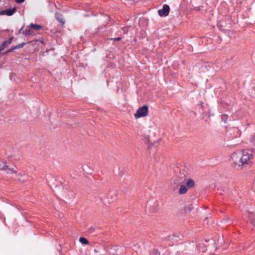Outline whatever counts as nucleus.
Instances as JSON below:
<instances>
[{
  "label": "nucleus",
  "mask_w": 255,
  "mask_h": 255,
  "mask_svg": "<svg viewBox=\"0 0 255 255\" xmlns=\"http://www.w3.org/2000/svg\"><path fill=\"white\" fill-rule=\"evenodd\" d=\"M253 158V156L250 151L238 150L230 155L229 161L234 168L242 169L243 167L250 164Z\"/></svg>",
  "instance_id": "nucleus-1"
},
{
  "label": "nucleus",
  "mask_w": 255,
  "mask_h": 255,
  "mask_svg": "<svg viewBox=\"0 0 255 255\" xmlns=\"http://www.w3.org/2000/svg\"><path fill=\"white\" fill-rule=\"evenodd\" d=\"M148 108L146 105H144L142 107H139L136 111V113L134 114V116L136 119H138L141 117L147 116L148 114Z\"/></svg>",
  "instance_id": "nucleus-2"
},
{
  "label": "nucleus",
  "mask_w": 255,
  "mask_h": 255,
  "mask_svg": "<svg viewBox=\"0 0 255 255\" xmlns=\"http://www.w3.org/2000/svg\"><path fill=\"white\" fill-rule=\"evenodd\" d=\"M169 9L170 8L168 5L164 4L162 8L158 10V13L161 16H166L168 15Z\"/></svg>",
  "instance_id": "nucleus-3"
},
{
  "label": "nucleus",
  "mask_w": 255,
  "mask_h": 255,
  "mask_svg": "<svg viewBox=\"0 0 255 255\" xmlns=\"http://www.w3.org/2000/svg\"><path fill=\"white\" fill-rule=\"evenodd\" d=\"M6 169H8V170L11 171L12 173L16 174V176H18L19 175L17 173V171L16 170H15L14 168H12L11 169H10V168L8 169V167L5 164V162L3 160H0V170H6Z\"/></svg>",
  "instance_id": "nucleus-4"
},
{
  "label": "nucleus",
  "mask_w": 255,
  "mask_h": 255,
  "mask_svg": "<svg viewBox=\"0 0 255 255\" xmlns=\"http://www.w3.org/2000/svg\"><path fill=\"white\" fill-rule=\"evenodd\" d=\"M16 12V8L13 7L12 8L7 9L0 11V15H6L7 16H11Z\"/></svg>",
  "instance_id": "nucleus-5"
},
{
  "label": "nucleus",
  "mask_w": 255,
  "mask_h": 255,
  "mask_svg": "<svg viewBox=\"0 0 255 255\" xmlns=\"http://www.w3.org/2000/svg\"><path fill=\"white\" fill-rule=\"evenodd\" d=\"M10 44V41H3L0 46V56L3 53L2 50L7 47Z\"/></svg>",
  "instance_id": "nucleus-6"
},
{
  "label": "nucleus",
  "mask_w": 255,
  "mask_h": 255,
  "mask_svg": "<svg viewBox=\"0 0 255 255\" xmlns=\"http://www.w3.org/2000/svg\"><path fill=\"white\" fill-rule=\"evenodd\" d=\"M29 28L34 29L35 31H38L42 29V26L39 24L30 23L28 26Z\"/></svg>",
  "instance_id": "nucleus-7"
},
{
  "label": "nucleus",
  "mask_w": 255,
  "mask_h": 255,
  "mask_svg": "<svg viewBox=\"0 0 255 255\" xmlns=\"http://www.w3.org/2000/svg\"><path fill=\"white\" fill-rule=\"evenodd\" d=\"M188 190V187L184 185H181L180 186L178 193L179 194H183L187 192Z\"/></svg>",
  "instance_id": "nucleus-8"
},
{
  "label": "nucleus",
  "mask_w": 255,
  "mask_h": 255,
  "mask_svg": "<svg viewBox=\"0 0 255 255\" xmlns=\"http://www.w3.org/2000/svg\"><path fill=\"white\" fill-rule=\"evenodd\" d=\"M248 216L249 219L250 220L251 223L253 225V229L255 230V220H254L253 218L254 217V214L253 213H249Z\"/></svg>",
  "instance_id": "nucleus-9"
},
{
  "label": "nucleus",
  "mask_w": 255,
  "mask_h": 255,
  "mask_svg": "<svg viewBox=\"0 0 255 255\" xmlns=\"http://www.w3.org/2000/svg\"><path fill=\"white\" fill-rule=\"evenodd\" d=\"M195 185L194 181L191 179H188L186 182V186L188 188L193 187Z\"/></svg>",
  "instance_id": "nucleus-10"
},
{
  "label": "nucleus",
  "mask_w": 255,
  "mask_h": 255,
  "mask_svg": "<svg viewBox=\"0 0 255 255\" xmlns=\"http://www.w3.org/2000/svg\"><path fill=\"white\" fill-rule=\"evenodd\" d=\"M79 242L81 244L84 245H88L89 244L88 241L84 237H80L79 238Z\"/></svg>",
  "instance_id": "nucleus-11"
},
{
  "label": "nucleus",
  "mask_w": 255,
  "mask_h": 255,
  "mask_svg": "<svg viewBox=\"0 0 255 255\" xmlns=\"http://www.w3.org/2000/svg\"><path fill=\"white\" fill-rule=\"evenodd\" d=\"M250 142L252 145L255 147V135L251 137Z\"/></svg>",
  "instance_id": "nucleus-12"
},
{
  "label": "nucleus",
  "mask_w": 255,
  "mask_h": 255,
  "mask_svg": "<svg viewBox=\"0 0 255 255\" xmlns=\"http://www.w3.org/2000/svg\"><path fill=\"white\" fill-rule=\"evenodd\" d=\"M228 119V116L226 114H223L221 116V119L222 121H223L224 123H226Z\"/></svg>",
  "instance_id": "nucleus-13"
},
{
  "label": "nucleus",
  "mask_w": 255,
  "mask_h": 255,
  "mask_svg": "<svg viewBox=\"0 0 255 255\" xmlns=\"http://www.w3.org/2000/svg\"><path fill=\"white\" fill-rule=\"evenodd\" d=\"M25 45V43H22L14 46L15 49L23 47Z\"/></svg>",
  "instance_id": "nucleus-14"
},
{
  "label": "nucleus",
  "mask_w": 255,
  "mask_h": 255,
  "mask_svg": "<svg viewBox=\"0 0 255 255\" xmlns=\"http://www.w3.org/2000/svg\"><path fill=\"white\" fill-rule=\"evenodd\" d=\"M14 50H15V48L14 47H12L11 48L7 50V51H6L5 52H3L1 55H4V54H7L8 53L13 51Z\"/></svg>",
  "instance_id": "nucleus-15"
},
{
  "label": "nucleus",
  "mask_w": 255,
  "mask_h": 255,
  "mask_svg": "<svg viewBox=\"0 0 255 255\" xmlns=\"http://www.w3.org/2000/svg\"><path fill=\"white\" fill-rule=\"evenodd\" d=\"M56 18L61 24H64L65 21L64 20L63 18L56 16Z\"/></svg>",
  "instance_id": "nucleus-16"
},
{
  "label": "nucleus",
  "mask_w": 255,
  "mask_h": 255,
  "mask_svg": "<svg viewBox=\"0 0 255 255\" xmlns=\"http://www.w3.org/2000/svg\"><path fill=\"white\" fill-rule=\"evenodd\" d=\"M193 207L191 205H189L188 206L186 207L185 208V211L186 212H190L192 209Z\"/></svg>",
  "instance_id": "nucleus-17"
},
{
  "label": "nucleus",
  "mask_w": 255,
  "mask_h": 255,
  "mask_svg": "<svg viewBox=\"0 0 255 255\" xmlns=\"http://www.w3.org/2000/svg\"><path fill=\"white\" fill-rule=\"evenodd\" d=\"M24 32L25 35H29L32 34L33 31L30 29H26Z\"/></svg>",
  "instance_id": "nucleus-18"
},
{
  "label": "nucleus",
  "mask_w": 255,
  "mask_h": 255,
  "mask_svg": "<svg viewBox=\"0 0 255 255\" xmlns=\"http://www.w3.org/2000/svg\"><path fill=\"white\" fill-rule=\"evenodd\" d=\"M17 3H21L24 1V0H14Z\"/></svg>",
  "instance_id": "nucleus-19"
},
{
  "label": "nucleus",
  "mask_w": 255,
  "mask_h": 255,
  "mask_svg": "<svg viewBox=\"0 0 255 255\" xmlns=\"http://www.w3.org/2000/svg\"><path fill=\"white\" fill-rule=\"evenodd\" d=\"M94 230H95L94 228H91L89 229V232L90 233H92V232H93L94 231Z\"/></svg>",
  "instance_id": "nucleus-20"
},
{
  "label": "nucleus",
  "mask_w": 255,
  "mask_h": 255,
  "mask_svg": "<svg viewBox=\"0 0 255 255\" xmlns=\"http://www.w3.org/2000/svg\"><path fill=\"white\" fill-rule=\"evenodd\" d=\"M121 37H118V38H115L114 40L116 41H119L120 40H121Z\"/></svg>",
  "instance_id": "nucleus-21"
},
{
  "label": "nucleus",
  "mask_w": 255,
  "mask_h": 255,
  "mask_svg": "<svg viewBox=\"0 0 255 255\" xmlns=\"http://www.w3.org/2000/svg\"><path fill=\"white\" fill-rule=\"evenodd\" d=\"M13 36H11V37L9 38V40H8V41H10V43H11V41H12V40L13 39Z\"/></svg>",
  "instance_id": "nucleus-22"
},
{
  "label": "nucleus",
  "mask_w": 255,
  "mask_h": 255,
  "mask_svg": "<svg viewBox=\"0 0 255 255\" xmlns=\"http://www.w3.org/2000/svg\"><path fill=\"white\" fill-rule=\"evenodd\" d=\"M156 255H159V254L157 253H156Z\"/></svg>",
  "instance_id": "nucleus-23"
}]
</instances>
